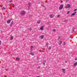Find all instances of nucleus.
<instances>
[{
  "label": "nucleus",
  "mask_w": 77,
  "mask_h": 77,
  "mask_svg": "<svg viewBox=\"0 0 77 77\" xmlns=\"http://www.w3.org/2000/svg\"><path fill=\"white\" fill-rule=\"evenodd\" d=\"M38 69H40L41 68V67H40V66L38 67Z\"/></svg>",
  "instance_id": "c756f323"
},
{
  "label": "nucleus",
  "mask_w": 77,
  "mask_h": 77,
  "mask_svg": "<svg viewBox=\"0 0 77 77\" xmlns=\"http://www.w3.org/2000/svg\"><path fill=\"white\" fill-rule=\"evenodd\" d=\"M51 49V47L49 46L48 48L49 50H50Z\"/></svg>",
  "instance_id": "a211bd4d"
},
{
  "label": "nucleus",
  "mask_w": 77,
  "mask_h": 77,
  "mask_svg": "<svg viewBox=\"0 0 77 77\" xmlns=\"http://www.w3.org/2000/svg\"><path fill=\"white\" fill-rule=\"evenodd\" d=\"M2 10H5L6 9V8H2Z\"/></svg>",
  "instance_id": "aec40b11"
},
{
  "label": "nucleus",
  "mask_w": 77,
  "mask_h": 77,
  "mask_svg": "<svg viewBox=\"0 0 77 77\" xmlns=\"http://www.w3.org/2000/svg\"><path fill=\"white\" fill-rule=\"evenodd\" d=\"M20 14L21 15H24L26 14V12L24 11H21Z\"/></svg>",
  "instance_id": "f257e3e1"
},
{
  "label": "nucleus",
  "mask_w": 77,
  "mask_h": 77,
  "mask_svg": "<svg viewBox=\"0 0 77 77\" xmlns=\"http://www.w3.org/2000/svg\"><path fill=\"white\" fill-rule=\"evenodd\" d=\"M60 17V15H57V17Z\"/></svg>",
  "instance_id": "cd10ccee"
},
{
  "label": "nucleus",
  "mask_w": 77,
  "mask_h": 77,
  "mask_svg": "<svg viewBox=\"0 0 77 77\" xmlns=\"http://www.w3.org/2000/svg\"><path fill=\"white\" fill-rule=\"evenodd\" d=\"M33 49V46H32L31 47V51H32V49Z\"/></svg>",
  "instance_id": "2eb2a0df"
},
{
  "label": "nucleus",
  "mask_w": 77,
  "mask_h": 77,
  "mask_svg": "<svg viewBox=\"0 0 77 77\" xmlns=\"http://www.w3.org/2000/svg\"><path fill=\"white\" fill-rule=\"evenodd\" d=\"M66 44V42H64L63 43V45H65V44Z\"/></svg>",
  "instance_id": "4be33fe9"
},
{
  "label": "nucleus",
  "mask_w": 77,
  "mask_h": 77,
  "mask_svg": "<svg viewBox=\"0 0 77 77\" xmlns=\"http://www.w3.org/2000/svg\"><path fill=\"white\" fill-rule=\"evenodd\" d=\"M42 6H43V7H44V4H42Z\"/></svg>",
  "instance_id": "a878e982"
},
{
  "label": "nucleus",
  "mask_w": 77,
  "mask_h": 77,
  "mask_svg": "<svg viewBox=\"0 0 77 77\" xmlns=\"http://www.w3.org/2000/svg\"><path fill=\"white\" fill-rule=\"evenodd\" d=\"M12 25H10L11 27H12Z\"/></svg>",
  "instance_id": "58836bf2"
},
{
  "label": "nucleus",
  "mask_w": 77,
  "mask_h": 77,
  "mask_svg": "<svg viewBox=\"0 0 77 77\" xmlns=\"http://www.w3.org/2000/svg\"><path fill=\"white\" fill-rule=\"evenodd\" d=\"M41 20H38L37 21V23H38V24H40V23H41Z\"/></svg>",
  "instance_id": "9d476101"
},
{
  "label": "nucleus",
  "mask_w": 77,
  "mask_h": 77,
  "mask_svg": "<svg viewBox=\"0 0 77 77\" xmlns=\"http://www.w3.org/2000/svg\"><path fill=\"white\" fill-rule=\"evenodd\" d=\"M62 70H63V72H65V69H62Z\"/></svg>",
  "instance_id": "6ab92c4d"
},
{
  "label": "nucleus",
  "mask_w": 77,
  "mask_h": 77,
  "mask_svg": "<svg viewBox=\"0 0 77 77\" xmlns=\"http://www.w3.org/2000/svg\"><path fill=\"white\" fill-rule=\"evenodd\" d=\"M75 60H77V58H75Z\"/></svg>",
  "instance_id": "f704fd0d"
},
{
  "label": "nucleus",
  "mask_w": 77,
  "mask_h": 77,
  "mask_svg": "<svg viewBox=\"0 0 77 77\" xmlns=\"http://www.w3.org/2000/svg\"><path fill=\"white\" fill-rule=\"evenodd\" d=\"M42 3H43V2H42Z\"/></svg>",
  "instance_id": "79ce46f5"
},
{
  "label": "nucleus",
  "mask_w": 77,
  "mask_h": 77,
  "mask_svg": "<svg viewBox=\"0 0 77 77\" xmlns=\"http://www.w3.org/2000/svg\"><path fill=\"white\" fill-rule=\"evenodd\" d=\"M13 24V22H11V24Z\"/></svg>",
  "instance_id": "4c0bfd02"
},
{
  "label": "nucleus",
  "mask_w": 77,
  "mask_h": 77,
  "mask_svg": "<svg viewBox=\"0 0 77 77\" xmlns=\"http://www.w3.org/2000/svg\"><path fill=\"white\" fill-rule=\"evenodd\" d=\"M52 31H53V32H55L56 31V30L55 29H53Z\"/></svg>",
  "instance_id": "393cba45"
},
{
  "label": "nucleus",
  "mask_w": 77,
  "mask_h": 77,
  "mask_svg": "<svg viewBox=\"0 0 77 77\" xmlns=\"http://www.w3.org/2000/svg\"><path fill=\"white\" fill-rule=\"evenodd\" d=\"M65 62L66 63H67V61H65Z\"/></svg>",
  "instance_id": "e433bc0d"
},
{
  "label": "nucleus",
  "mask_w": 77,
  "mask_h": 77,
  "mask_svg": "<svg viewBox=\"0 0 77 77\" xmlns=\"http://www.w3.org/2000/svg\"><path fill=\"white\" fill-rule=\"evenodd\" d=\"M50 18H53L54 17V15L53 14H50Z\"/></svg>",
  "instance_id": "423d86ee"
},
{
  "label": "nucleus",
  "mask_w": 77,
  "mask_h": 77,
  "mask_svg": "<svg viewBox=\"0 0 77 77\" xmlns=\"http://www.w3.org/2000/svg\"><path fill=\"white\" fill-rule=\"evenodd\" d=\"M58 40H59V38H58Z\"/></svg>",
  "instance_id": "ea45409f"
},
{
  "label": "nucleus",
  "mask_w": 77,
  "mask_h": 77,
  "mask_svg": "<svg viewBox=\"0 0 77 77\" xmlns=\"http://www.w3.org/2000/svg\"><path fill=\"white\" fill-rule=\"evenodd\" d=\"M71 7V6L69 4H67L66 5L65 8L66 9H68V8H69Z\"/></svg>",
  "instance_id": "7ed1b4c3"
},
{
  "label": "nucleus",
  "mask_w": 77,
  "mask_h": 77,
  "mask_svg": "<svg viewBox=\"0 0 77 77\" xmlns=\"http://www.w3.org/2000/svg\"><path fill=\"white\" fill-rule=\"evenodd\" d=\"M45 2H46V1H45Z\"/></svg>",
  "instance_id": "a19ab883"
},
{
  "label": "nucleus",
  "mask_w": 77,
  "mask_h": 77,
  "mask_svg": "<svg viewBox=\"0 0 77 77\" xmlns=\"http://www.w3.org/2000/svg\"><path fill=\"white\" fill-rule=\"evenodd\" d=\"M63 22H66V20H65L64 21H63Z\"/></svg>",
  "instance_id": "c9c22d12"
},
{
  "label": "nucleus",
  "mask_w": 77,
  "mask_h": 77,
  "mask_svg": "<svg viewBox=\"0 0 77 77\" xmlns=\"http://www.w3.org/2000/svg\"><path fill=\"white\" fill-rule=\"evenodd\" d=\"M69 11H68L67 13V14H69Z\"/></svg>",
  "instance_id": "bb28decb"
},
{
  "label": "nucleus",
  "mask_w": 77,
  "mask_h": 77,
  "mask_svg": "<svg viewBox=\"0 0 77 77\" xmlns=\"http://www.w3.org/2000/svg\"><path fill=\"white\" fill-rule=\"evenodd\" d=\"M60 2H61V3H63V1H61Z\"/></svg>",
  "instance_id": "473e14b6"
},
{
  "label": "nucleus",
  "mask_w": 77,
  "mask_h": 77,
  "mask_svg": "<svg viewBox=\"0 0 77 77\" xmlns=\"http://www.w3.org/2000/svg\"><path fill=\"white\" fill-rule=\"evenodd\" d=\"M68 1H69V0H66V3H67Z\"/></svg>",
  "instance_id": "5701e85b"
},
{
  "label": "nucleus",
  "mask_w": 77,
  "mask_h": 77,
  "mask_svg": "<svg viewBox=\"0 0 77 77\" xmlns=\"http://www.w3.org/2000/svg\"><path fill=\"white\" fill-rule=\"evenodd\" d=\"M41 39H43V38H44V35H41Z\"/></svg>",
  "instance_id": "f8f14e48"
},
{
  "label": "nucleus",
  "mask_w": 77,
  "mask_h": 77,
  "mask_svg": "<svg viewBox=\"0 0 77 77\" xmlns=\"http://www.w3.org/2000/svg\"><path fill=\"white\" fill-rule=\"evenodd\" d=\"M76 65H77V62L74 63V64L73 65V66H75Z\"/></svg>",
  "instance_id": "6e6552de"
},
{
  "label": "nucleus",
  "mask_w": 77,
  "mask_h": 77,
  "mask_svg": "<svg viewBox=\"0 0 77 77\" xmlns=\"http://www.w3.org/2000/svg\"><path fill=\"white\" fill-rule=\"evenodd\" d=\"M63 5L62 4L61 5L59 8V10H62V9H63Z\"/></svg>",
  "instance_id": "f03ea898"
},
{
  "label": "nucleus",
  "mask_w": 77,
  "mask_h": 77,
  "mask_svg": "<svg viewBox=\"0 0 77 77\" xmlns=\"http://www.w3.org/2000/svg\"><path fill=\"white\" fill-rule=\"evenodd\" d=\"M13 2V0H11V1H10L9 2L10 3H12Z\"/></svg>",
  "instance_id": "412c9836"
},
{
  "label": "nucleus",
  "mask_w": 77,
  "mask_h": 77,
  "mask_svg": "<svg viewBox=\"0 0 77 77\" xmlns=\"http://www.w3.org/2000/svg\"><path fill=\"white\" fill-rule=\"evenodd\" d=\"M62 42H60V43H59V45H61L62 44Z\"/></svg>",
  "instance_id": "4468645a"
},
{
  "label": "nucleus",
  "mask_w": 77,
  "mask_h": 77,
  "mask_svg": "<svg viewBox=\"0 0 77 77\" xmlns=\"http://www.w3.org/2000/svg\"><path fill=\"white\" fill-rule=\"evenodd\" d=\"M46 45L47 46V47H48V43H47L46 44Z\"/></svg>",
  "instance_id": "f3484780"
},
{
  "label": "nucleus",
  "mask_w": 77,
  "mask_h": 77,
  "mask_svg": "<svg viewBox=\"0 0 77 77\" xmlns=\"http://www.w3.org/2000/svg\"><path fill=\"white\" fill-rule=\"evenodd\" d=\"M29 7H30V3H28Z\"/></svg>",
  "instance_id": "b1692460"
},
{
  "label": "nucleus",
  "mask_w": 77,
  "mask_h": 77,
  "mask_svg": "<svg viewBox=\"0 0 77 77\" xmlns=\"http://www.w3.org/2000/svg\"><path fill=\"white\" fill-rule=\"evenodd\" d=\"M45 62H46V60H45L43 62V65H45Z\"/></svg>",
  "instance_id": "1a4fd4ad"
},
{
  "label": "nucleus",
  "mask_w": 77,
  "mask_h": 77,
  "mask_svg": "<svg viewBox=\"0 0 77 77\" xmlns=\"http://www.w3.org/2000/svg\"><path fill=\"white\" fill-rule=\"evenodd\" d=\"M11 20H8L7 21V23L8 24H9L11 23Z\"/></svg>",
  "instance_id": "20e7f679"
},
{
  "label": "nucleus",
  "mask_w": 77,
  "mask_h": 77,
  "mask_svg": "<svg viewBox=\"0 0 77 77\" xmlns=\"http://www.w3.org/2000/svg\"><path fill=\"white\" fill-rule=\"evenodd\" d=\"M30 54H31V55H32V56H34V55H35V54L33 52H31L30 53Z\"/></svg>",
  "instance_id": "9b49d317"
},
{
  "label": "nucleus",
  "mask_w": 77,
  "mask_h": 77,
  "mask_svg": "<svg viewBox=\"0 0 77 77\" xmlns=\"http://www.w3.org/2000/svg\"><path fill=\"white\" fill-rule=\"evenodd\" d=\"M1 42H2V41H0V45H1Z\"/></svg>",
  "instance_id": "2f4dec72"
},
{
  "label": "nucleus",
  "mask_w": 77,
  "mask_h": 77,
  "mask_svg": "<svg viewBox=\"0 0 77 77\" xmlns=\"http://www.w3.org/2000/svg\"><path fill=\"white\" fill-rule=\"evenodd\" d=\"M29 30H32V28H30L29 29Z\"/></svg>",
  "instance_id": "7c9ffc66"
},
{
  "label": "nucleus",
  "mask_w": 77,
  "mask_h": 77,
  "mask_svg": "<svg viewBox=\"0 0 77 77\" xmlns=\"http://www.w3.org/2000/svg\"><path fill=\"white\" fill-rule=\"evenodd\" d=\"M13 39H14V37H13V36L11 37V38H10L11 40H13Z\"/></svg>",
  "instance_id": "ddd939ff"
},
{
  "label": "nucleus",
  "mask_w": 77,
  "mask_h": 77,
  "mask_svg": "<svg viewBox=\"0 0 77 77\" xmlns=\"http://www.w3.org/2000/svg\"><path fill=\"white\" fill-rule=\"evenodd\" d=\"M76 13H77V12H75L73 13L71 15H72V16L75 15V14H76Z\"/></svg>",
  "instance_id": "0eeeda50"
},
{
  "label": "nucleus",
  "mask_w": 77,
  "mask_h": 77,
  "mask_svg": "<svg viewBox=\"0 0 77 77\" xmlns=\"http://www.w3.org/2000/svg\"><path fill=\"white\" fill-rule=\"evenodd\" d=\"M72 30L73 32H74V29H72Z\"/></svg>",
  "instance_id": "72a5a7b5"
},
{
  "label": "nucleus",
  "mask_w": 77,
  "mask_h": 77,
  "mask_svg": "<svg viewBox=\"0 0 77 77\" xmlns=\"http://www.w3.org/2000/svg\"><path fill=\"white\" fill-rule=\"evenodd\" d=\"M40 30H44V26H42L40 27Z\"/></svg>",
  "instance_id": "39448f33"
},
{
  "label": "nucleus",
  "mask_w": 77,
  "mask_h": 77,
  "mask_svg": "<svg viewBox=\"0 0 77 77\" xmlns=\"http://www.w3.org/2000/svg\"><path fill=\"white\" fill-rule=\"evenodd\" d=\"M16 59H17V60H18V61L20 60V59L18 58H16Z\"/></svg>",
  "instance_id": "dca6fc26"
},
{
  "label": "nucleus",
  "mask_w": 77,
  "mask_h": 77,
  "mask_svg": "<svg viewBox=\"0 0 77 77\" xmlns=\"http://www.w3.org/2000/svg\"><path fill=\"white\" fill-rule=\"evenodd\" d=\"M77 9H75L74 10V12H75V11H77Z\"/></svg>",
  "instance_id": "c85d7f7f"
}]
</instances>
